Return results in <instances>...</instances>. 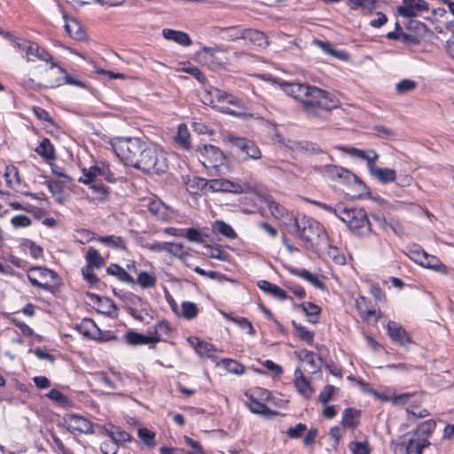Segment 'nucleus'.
<instances>
[{
  "mask_svg": "<svg viewBox=\"0 0 454 454\" xmlns=\"http://www.w3.org/2000/svg\"><path fill=\"white\" fill-rule=\"evenodd\" d=\"M86 266L90 268H101L106 264L105 259L101 256L99 252L94 247H89L86 256Z\"/></svg>",
  "mask_w": 454,
  "mask_h": 454,
  "instance_id": "obj_38",
  "label": "nucleus"
},
{
  "mask_svg": "<svg viewBox=\"0 0 454 454\" xmlns=\"http://www.w3.org/2000/svg\"><path fill=\"white\" fill-rule=\"evenodd\" d=\"M69 182L66 180L48 181L47 186L52 194H59Z\"/></svg>",
  "mask_w": 454,
  "mask_h": 454,
  "instance_id": "obj_63",
  "label": "nucleus"
},
{
  "mask_svg": "<svg viewBox=\"0 0 454 454\" xmlns=\"http://www.w3.org/2000/svg\"><path fill=\"white\" fill-rule=\"evenodd\" d=\"M361 411L355 408H347L342 412L341 425L349 429H355L360 421Z\"/></svg>",
  "mask_w": 454,
  "mask_h": 454,
  "instance_id": "obj_24",
  "label": "nucleus"
},
{
  "mask_svg": "<svg viewBox=\"0 0 454 454\" xmlns=\"http://www.w3.org/2000/svg\"><path fill=\"white\" fill-rule=\"evenodd\" d=\"M314 43L318 46L325 53L340 59V60H348L349 59V55L348 52L344 51H339L333 47V45L329 42H325L321 40H315Z\"/></svg>",
  "mask_w": 454,
  "mask_h": 454,
  "instance_id": "obj_30",
  "label": "nucleus"
},
{
  "mask_svg": "<svg viewBox=\"0 0 454 454\" xmlns=\"http://www.w3.org/2000/svg\"><path fill=\"white\" fill-rule=\"evenodd\" d=\"M106 272L109 275L116 277L121 282L132 285L135 284V279L122 267H121L118 264H110L106 269Z\"/></svg>",
  "mask_w": 454,
  "mask_h": 454,
  "instance_id": "obj_34",
  "label": "nucleus"
},
{
  "mask_svg": "<svg viewBox=\"0 0 454 454\" xmlns=\"http://www.w3.org/2000/svg\"><path fill=\"white\" fill-rule=\"evenodd\" d=\"M166 252L171 256L180 259L184 263H186V260L190 256L189 251L181 243L168 242Z\"/></svg>",
  "mask_w": 454,
  "mask_h": 454,
  "instance_id": "obj_32",
  "label": "nucleus"
},
{
  "mask_svg": "<svg viewBox=\"0 0 454 454\" xmlns=\"http://www.w3.org/2000/svg\"><path fill=\"white\" fill-rule=\"evenodd\" d=\"M91 199L98 201H105L108 199L109 191L106 186L94 183L90 186Z\"/></svg>",
  "mask_w": 454,
  "mask_h": 454,
  "instance_id": "obj_42",
  "label": "nucleus"
},
{
  "mask_svg": "<svg viewBox=\"0 0 454 454\" xmlns=\"http://www.w3.org/2000/svg\"><path fill=\"white\" fill-rule=\"evenodd\" d=\"M125 340L131 345H139V344H149V343H157L160 341V338L157 336H150L144 335L142 333H136L134 331H129L126 333Z\"/></svg>",
  "mask_w": 454,
  "mask_h": 454,
  "instance_id": "obj_23",
  "label": "nucleus"
},
{
  "mask_svg": "<svg viewBox=\"0 0 454 454\" xmlns=\"http://www.w3.org/2000/svg\"><path fill=\"white\" fill-rule=\"evenodd\" d=\"M64 19L66 20L65 29L66 32L74 39L81 41L85 38V33L82 29L80 23L74 19H68L66 14H64Z\"/></svg>",
  "mask_w": 454,
  "mask_h": 454,
  "instance_id": "obj_28",
  "label": "nucleus"
},
{
  "mask_svg": "<svg viewBox=\"0 0 454 454\" xmlns=\"http://www.w3.org/2000/svg\"><path fill=\"white\" fill-rule=\"evenodd\" d=\"M326 246L328 247L327 254L335 263L339 265H343L346 263L345 255L341 252H340L336 247H333L329 243Z\"/></svg>",
  "mask_w": 454,
  "mask_h": 454,
  "instance_id": "obj_57",
  "label": "nucleus"
},
{
  "mask_svg": "<svg viewBox=\"0 0 454 454\" xmlns=\"http://www.w3.org/2000/svg\"><path fill=\"white\" fill-rule=\"evenodd\" d=\"M315 204L317 207H319L320 208L326 210L327 212L334 215L339 219H340V215H341L340 213H342V211H345V209L347 207H344L342 204H338L336 207H332V206H329L323 202H315Z\"/></svg>",
  "mask_w": 454,
  "mask_h": 454,
  "instance_id": "obj_59",
  "label": "nucleus"
},
{
  "mask_svg": "<svg viewBox=\"0 0 454 454\" xmlns=\"http://www.w3.org/2000/svg\"><path fill=\"white\" fill-rule=\"evenodd\" d=\"M110 145L121 162L136 168L146 143L137 137H116Z\"/></svg>",
  "mask_w": 454,
  "mask_h": 454,
  "instance_id": "obj_3",
  "label": "nucleus"
},
{
  "mask_svg": "<svg viewBox=\"0 0 454 454\" xmlns=\"http://www.w3.org/2000/svg\"><path fill=\"white\" fill-rule=\"evenodd\" d=\"M105 430L106 434L111 437V439L116 443H123L126 442H130L131 436L125 430H122L121 427L109 424L105 426Z\"/></svg>",
  "mask_w": 454,
  "mask_h": 454,
  "instance_id": "obj_29",
  "label": "nucleus"
},
{
  "mask_svg": "<svg viewBox=\"0 0 454 454\" xmlns=\"http://www.w3.org/2000/svg\"><path fill=\"white\" fill-rule=\"evenodd\" d=\"M349 449L354 454H370L367 442H351Z\"/></svg>",
  "mask_w": 454,
  "mask_h": 454,
  "instance_id": "obj_62",
  "label": "nucleus"
},
{
  "mask_svg": "<svg viewBox=\"0 0 454 454\" xmlns=\"http://www.w3.org/2000/svg\"><path fill=\"white\" fill-rule=\"evenodd\" d=\"M224 141L229 143L238 153L242 154L243 160H258L262 156L259 147L250 139L228 135L224 137Z\"/></svg>",
  "mask_w": 454,
  "mask_h": 454,
  "instance_id": "obj_9",
  "label": "nucleus"
},
{
  "mask_svg": "<svg viewBox=\"0 0 454 454\" xmlns=\"http://www.w3.org/2000/svg\"><path fill=\"white\" fill-rule=\"evenodd\" d=\"M340 149L351 156L366 160L368 169L370 168V160H372V163H375L379 158L378 153L373 150L363 151L355 147H340Z\"/></svg>",
  "mask_w": 454,
  "mask_h": 454,
  "instance_id": "obj_25",
  "label": "nucleus"
},
{
  "mask_svg": "<svg viewBox=\"0 0 454 454\" xmlns=\"http://www.w3.org/2000/svg\"><path fill=\"white\" fill-rule=\"evenodd\" d=\"M64 421L67 427V429L72 433L77 432L80 434H91L94 433L91 422L82 416L76 414H67L64 418Z\"/></svg>",
  "mask_w": 454,
  "mask_h": 454,
  "instance_id": "obj_13",
  "label": "nucleus"
},
{
  "mask_svg": "<svg viewBox=\"0 0 454 454\" xmlns=\"http://www.w3.org/2000/svg\"><path fill=\"white\" fill-rule=\"evenodd\" d=\"M293 221L289 232L301 239L308 247L315 249L328 245L327 233L319 222L305 215H298Z\"/></svg>",
  "mask_w": 454,
  "mask_h": 454,
  "instance_id": "obj_2",
  "label": "nucleus"
},
{
  "mask_svg": "<svg viewBox=\"0 0 454 454\" xmlns=\"http://www.w3.org/2000/svg\"><path fill=\"white\" fill-rule=\"evenodd\" d=\"M162 35L167 40H172L182 46H189L192 44V40L189 35L183 31L164 28L162 30Z\"/></svg>",
  "mask_w": 454,
  "mask_h": 454,
  "instance_id": "obj_27",
  "label": "nucleus"
},
{
  "mask_svg": "<svg viewBox=\"0 0 454 454\" xmlns=\"http://www.w3.org/2000/svg\"><path fill=\"white\" fill-rule=\"evenodd\" d=\"M27 278L34 286L53 292L59 285L58 274L44 267H32L27 271Z\"/></svg>",
  "mask_w": 454,
  "mask_h": 454,
  "instance_id": "obj_8",
  "label": "nucleus"
},
{
  "mask_svg": "<svg viewBox=\"0 0 454 454\" xmlns=\"http://www.w3.org/2000/svg\"><path fill=\"white\" fill-rule=\"evenodd\" d=\"M268 207L271 213V215L276 218H282L286 213V208L274 200L267 201Z\"/></svg>",
  "mask_w": 454,
  "mask_h": 454,
  "instance_id": "obj_58",
  "label": "nucleus"
},
{
  "mask_svg": "<svg viewBox=\"0 0 454 454\" xmlns=\"http://www.w3.org/2000/svg\"><path fill=\"white\" fill-rule=\"evenodd\" d=\"M110 176L111 174L108 167L104 164L102 166L95 165L90 167L89 169L84 168L83 176L80 177L79 181L83 184H90L98 177L111 181Z\"/></svg>",
  "mask_w": 454,
  "mask_h": 454,
  "instance_id": "obj_15",
  "label": "nucleus"
},
{
  "mask_svg": "<svg viewBox=\"0 0 454 454\" xmlns=\"http://www.w3.org/2000/svg\"><path fill=\"white\" fill-rule=\"evenodd\" d=\"M138 437L144 442L148 447L155 446V434L147 428H139L137 431Z\"/></svg>",
  "mask_w": 454,
  "mask_h": 454,
  "instance_id": "obj_54",
  "label": "nucleus"
},
{
  "mask_svg": "<svg viewBox=\"0 0 454 454\" xmlns=\"http://www.w3.org/2000/svg\"><path fill=\"white\" fill-rule=\"evenodd\" d=\"M292 325L296 332L297 336L306 341L308 344H312L314 341V332L308 330L306 327L296 323L294 320L292 321Z\"/></svg>",
  "mask_w": 454,
  "mask_h": 454,
  "instance_id": "obj_46",
  "label": "nucleus"
},
{
  "mask_svg": "<svg viewBox=\"0 0 454 454\" xmlns=\"http://www.w3.org/2000/svg\"><path fill=\"white\" fill-rule=\"evenodd\" d=\"M35 152L44 160H48L54 158V148L48 138L43 139L35 148Z\"/></svg>",
  "mask_w": 454,
  "mask_h": 454,
  "instance_id": "obj_43",
  "label": "nucleus"
},
{
  "mask_svg": "<svg viewBox=\"0 0 454 454\" xmlns=\"http://www.w3.org/2000/svg\"><path fill=\"white\" fill-rule=\"evenodd\" d=\"M139 157L136 167L137 169L157 175L168 169V160L164 153L154 146L146 144Z\"/></svg>",
  "mask_w": 454,
  "mask_h": 454,
  "instance_id": "obj_4",
  "label": "nucleus"
},
{
  "mask_svg": "<svg viewBox=\"0 0 454 454\" xmlns=\"http://www.w3.org/2000/svg\"><path fill=\"white\" fill-rule=\"evenodd\" d=\"M299 357L306 365L309 366L308 372L315 373L319 371L322 361L320 356L315 352L303 349L300 352Z\"/></svg>",
  "mask_w": 454,
  "mask_h": 454,
  "instance_id": "obj_19",
  "label": "nucleus"
},
{
  "mask_svg": "<svg viewBox=\"0 0 454 454\" xmlns=\"http://www.w3.org/2000/svg\"><path fill=\"white\" fill-rule=\"evenodd\" d=\"M6 36L11 37L12 46L24 54L23 56L26 58L27 61H35L38 59L47 63L49 62L51 65V62H54L51 53L44 48L39 46L36 43L12 37L9 33L6 34Z\"/></svg>",
  "mask_w": 454,
  "mask_h": 454,
  "instance_id": "obj_7",
  "label": "nucleus"
},
{
  "mask_svg": "<svg viewBox=\"0 0 454 454\" xmlns=\"http://www.w3.org/2000/svg\"><path fill=\"white\" fill-rule=\"evenodd\" d=\"M435 421L428 419L417 427L411 438H426L428 440V436L433 433L435 428Z\"/></svg>",
  "mask_w": 454,
  "mask_h": 454,
  "instance_id": "obj_40",
  "label": "nucleus"
},
{
  "mask_svg": "<svg viewBox=\"0 0 454 454\" xmlns=\"http://www.w3.org/2000/svg\"><path fill=\"white\" fill-rule=\"evenodd\" d=\"M417 256L418 258H416L415 261L418 262L421 266L433 269L444 274L447 273L446 266L442 264L436 256L430 255L424 251L422 253H418Z\"/></svg>",
  "mask_w": 454,
  "mask_h": 454,
  "instance_id": "obj_18",
  "label": "nucleus"
},
{
  "mask_svg": "<svg viewBox=\"0 0 454 454\" xmlns=\"http://www.w3.org/2000/svg\"><path fill=\"white\" fill-rule=\"evenodd\" d=\"M246 404L253 413L269 415L271 412L270 410L266 406V404L256 400L254 395L246 394Z\"/></svg>",
  "mask_w": 454,
  "mask_h": 454,
  "instance_id": "obj_33",
  "label": "nucleus"
},
{
  "mask_svg": "<svg viewBox=\"0 0 454 454\" xmlns=\"http://www.w3.org/2000/svg\"><path fill=\"white\" fill-rule=\"evenodd\" d=\"M387 329L391 340L399 345L404 346L411 342V339L408 333L400 324L395 321H389L387 323Z\"/></svg>",
  "mask_w": 454,
  "mask_h": 454,
  "instance_id": "obj_16",
  "label": "nucleus"
},
{
  "mask_svg": "<svg viewBox=\"0 0 454 454\" xmlns=\"http://www.w3.org/2000/svg\"><path fill=\"white\" fill-rule=\"evenodd\" d=\"M220 364L231 373L241 375L245 372V366L235 360L224 358Z\"/></svg>",
  "mask_w": 454,
  "mask_h": 454,
  "instance_id": "obj_47",
  "label": "nucleus"
},
{
  "mask_svg": "<svg viewBox=\"0 0 454 454\" xmlns=\"http://www.w3.org/2000/svg\"><path fill=\"white\" fill-rule=\"evenodd\" d=\"M196 341L195 350L200 356H212V352L215 351L214 346L208 342L202 341L199 339H194Z\"/></svg>",
  "mask_w": 454,
  "mask_h": 454,
  "instance_id": "obj_53",
  "label": "nucleus"
},
{
  "mask_svg": "<svg viewBox=\"0 0 454 454\" xmlns=\"http://www.w3.org/2000/svg\"><path fill=\"white\" fill-rule=\"evenodd\" d=\"M4 177L7 186L11 189H15L20 184L19 170L12 165L6 166Z\"/></svg>",
  "mask_w": 454,
  "mask_h": 454,
  "instance_id": "obj_36",
  "label": "nucleus"
},
{
  "mask_svg": "<svg viewBox=\"0 0 454 454\" xmlns=\"http://www.w3.org/2000/svg\"><path fill=\"white\" fill-rule=\"evenodd\" d=\"M351 9H362L369 12H372L376 7L377 0H347Z\"/></svg>",
  "mask_w": 454,
  "mask_h": 454,
  "instance_id": "obj_50",
  "label": "nucleus"
},
{
  "mask_svg": "<svg viewBox=\"0 0 454 454\" xmlns=\"http://www.w3.org/2000/svg\"><path fill=\"white\" fill-rule=\"evenodd\" d=\"M258 286L262 291L274 295L281 301L288 298L286 293L283 289L267 280L259 281Z\"/></svg>",
  "mask_w": 454,
  "mask_h": 454,
  "instance_id": "obj_35",
  "label": "nucleus"
},
{
  "mask_svg": "<svg viewBox=\"0 0 454 454\" xmlns=\"http://www.w3.org/2000/svg\"><path fill=\"white\" fill-rule=\"evenodd\" d=\"M95 239L106 247H109L113 249H119V250H126L127 249V242L126 240L121 237V236H115V235H108V236H98V237H93L87 239V241Z\"/></svg>",
  "mask_w": 454,
  "mask_h": 454,
  "instance_id": "obj_21",
  "label": "nucleus"
},
{
  "mask_svg": "<svg viewBox=\"0 0 454 454\" xmlns=\"http://www.w3.org/2000/svg\"><path fill=\"white\" fill-rule=\"evenodd\" d=\"M175 142L185 150L190 149V133L185 124L178 125L176 135L175 136Z\"/></svg>",
  "mask_w": 454,
  "mask_h": 454,
  "instance_id": "obj_39",
  "label": "nucleus"
},
{
  "mask_svg": "<svg viewBox=\"0 0 454 454\" xmlns=\"http://www.w3.org/2000/svg\"><path fill=\"white\" fill-rule=\"evenodd\" d=\"M369 172L372 177L382 184L394 182L396 178V173L394 169L388 168H379L372 160H370Z\"/></svg>",
  "mask_w": 454,
  "mask_h": 454,
  "instance_id": "obj_17",
  "label": "nucleus"
},
{
  "mask_svg": "<svg viewBox=\"0 0 454 454\" xmlns=\"http://www.w3.org/2000/svg\"><path fill=\"white\" fill-rule=\"evenodd\" d=\"M188 189L192 193H198L199 192H207L209 186V181L205 178L194 176L187 184Z\"/></svg>",
  "mask_w": 454,
  "mask_h": 454,
  "instance_id": "obj_44",
  "label": "nucleus"
},
{
  "mask_svg": "<svg viewBox=\"0 0 454 454\" xmlns=\"http://www.w3.org/2000/svg\"><path fill=\"white\" fill-rule=\"evenodd\" d=\"M79 329L83 335L90 337L93 336L95 332L98 330L94 321L89 318L82 320Z\"/></svg>",
  "mask_w": 454,
  "mask_h": 454,
  "instance_id": "obj_56",
  "label": "nucleus"
},
{
  "mask_svg": "<svg viewBox=\"0 0 454 454\" xmlns=\"http://www.w3.org/2000/svg\"><path fill=\"white\" fill-rule=\"evenodd\" d=\"M428 9L429 4L424 0H403L402 4L396 8V12L400 16L411 19Z\"/></svg>",
  "mask_w": 454,
  "mask_h": 454,
  "instance_id": "obj_12",
  "label": "nucleus"
},
{
  "mask_svg": "<svg viewBox=\"0 0 454 454\" xmlns=\"http://www.w3.org/2000/svg\"><path fill=\"white\" fill-rule=\"evenodd\" d=\"M281 87L288 96L300 100L306 111L314 107L325 110L337 107V101L331 97L330 93L317 87L287 82L281 83Z\"/></svg>",
  "mask_w": 454,
  "mask_h": 454,
  "instance_id": "obj_1",
  "label": "nucleus"
},
{
  "mask_svg": "<svg viewBox=\"0 0 454 454\" xmlns=\"http://www.w3.org/2000/svg\"><path fill=\"white\" fill-rule=\"evenodd\" d=\"M209 192H232L240 194L254 191L251 184L247 182H232L227 179H212L209 181Z\"/></svg>",
  "mask_w": 454,
  "mask_h": 454,
  "instance_id": "obj_10",
  "label": "nucleus"
},
{
  "mask_svg": "<svg viewBox=\"0 0 454 454\" xmlns=\"http://www.w3.org/2000/svg\"><path fill=\"white\" fill-rule=\"evenodd\" d=\"M46 71L48 74L45 83H37L36 88H57L62 84L74 85L82 89L87 88L85 82L70 76L66 69L59 66L57 62H51V67Z\"/></svg>",
  "mask_w": 454,
  "mask_h": 454,
  "instance_id": "obj_6",
  "label": "nucleus"
},
{
  "mask_svg": "<svg viewBox=\"0 0 454 454\" xmlns=\"http://www.w3.org/2000/svg\"><path fill=\"white\" fill-rule=\"evenodd\" d=\"M430 445V442L426 438H410L406 450L409 454H422L423 450Z\"/></svg>",
  "mask_w": 454,
  "mask_h": 454,
  "instance_id": "obj_37",
  "label": "nucleus"
},
{
  "mask_svg": "<svg viewBox=\"0 0 454 454\" xmlns=\"http://www.w3.org/2000/svg\"><path fill=\"white\" fill-rule=\"evenodd\" d=\"M199 309L197 305L191 301H184L181 304V316L188 320L197 317Z\"/></svg>",
  "mask_w": 454,
  "mask_h": 454,
  "instance_id": "obj_49",
  "label": "nucleus"
},
{
  "mask_svg": "<svg viewBox=\"0 0 454 454\" xmlns=\"http://www.w3.org/2000/svg\"><path fill=\"white\" fill-rule=\"evenodd\" d=\"M169 331H170V327H169L168 323L166 321H160L154 325L153 332H152V333L150 332L149 335L150 336H157L158 338L160 339V335L167 334L169 333Z\"/></svg>",
  "mask_w": 454,
  "mask_h": 454,
  "instance_id": "obj_60",
  "label": "nucleus"
},
{
  "mask_svg": "<svg viewBox=\"0 0 454 454\" xmlns=\"http://www.w3.org/2000/svg\"><path fill=\"white\" fill-rule=\"evenodd\" d=\"M221 34L223 38H226L229 41L243 40L244 29H240L236 27H225L221 30Z\"/></svg>",
  "mask_w": 454,
  "mask_h": 454,
  "instance_id": "obj_51",
  "label": "nucleus"
},
{
  "mask_svg": "<svg viewBox=\"0 0 454 454\" xmlns=\"http://www.w3.org/2000/svg\"><path fill=\"white\" fill-rule=\"evenodd\" d=\"M294 385L297 388V391L304 396L306 399H309L311 397L313 394V388L310 386L309 382L305 379L302 371L298 368L294 372Z\"/></svg>",
  "mask_w": 454,
  "mask_h": 454,
  "instance_id": "obj_22",
  "label": "nucleus"
},
{
  "mask_svg": "<svg viewBox=\"0 0 454 454\" xmlns=\"http://www.w3.org/2000/svg\"><path fill=\"white\" fill-rule=\"evenodd\" d=\"M416 88L417 82L410 79H403L395 84V90L398 94H404L412 91Z\"/></svg>",
  "mask_w": 454,
  "mask_h": 454,
  "instance_id": "obj_55",
  "label": "nucleus"
},
{
  "mask_svg": "<svg viewBox=\"0 0 454 454\" xmlns=\"http://www.w3.org/2000/svg\"><path fill=\"white\" fill-rule=\"evenodd\" d=\"M213 95L215 98V102L217 103H227L231 106H234L239 109H244L245 105L242 99L235 97L232 94H230L224 90H219L217 88H213Z\"/></svg>",
  "mask_w": 454,
  "mask_h": 454,
  "instance_id": "obj_20",
  "label": "nucleus"
},
{
  "mask_svg": "<svg viewBox=\"0 0 454 454\" xmlns=\"http://www.w3.org/2000/svg\"><path fill=\"white\" fill-rule=\"evenodd\" d=\"M213 231L228 239H235L237 234L231 225L222 220H216L213 224Z\"/></svg>",
  "mask_w": 454,
  "mask_h": 454,
  "instance_id": "obj_41",
  "label": "nucleus"
},
{
  "mask_svg": "<svg viewBox=\"0 0 454 454\" xmlns=\"http://www.w3.org/2000/svg\"><path fill=\"white\" fill-rule=\"evenodd\" d=\"M243 40L253 46L263 47L268 44L266 35L254 29H244Z\"/></svg>",
  "mask_w": 454,
  "mask_h": 454,
  "instance_id": "obj_26",
  "label": "nucleus"
},
{
  "mask_svg": "<svg viewBox=\"0 0 454 454\" xmlns=\"http://www.w3.org/2000/svg\"><path fill=\"white\" fill-rule=\"evenodd\" d=\"M11 223L15 228H26L31 225L32 221L27 215H19L13 216L11 220Z\"/></svg>",
  "mask_w": 454,
  "mask_h": 454,
  "instance_id": "obj_61",
  "label": "nucleus"
},
{
  "mask_svg": "<svg viewBox=\"0 0 454 454\" xmlns=\"http://www.w3.org/2000/svg\"><path fill=\"white\" fill-rule=\"evenodd\" d=\"M157 278L154 275L146 271H141L137 278L135 280V284H138L143 289L153 287L156 285Z\"/></svg>",
  "mask_w": 454,
  "mask_h": 454,
  "instance_id": "obj_45",
  "label": "nucleus"
},
{
  "mask_svg": "<svg viewBox=\"0 0 454 454\" xmlns=\"http://www.w3.org/2000/svg\"><path fill=\"white\" fill-rule=\"evenodd\" d=\"M199 159L206 168L216 169L225 160L223 153L212 145H203L199 147Z\"/></svg>",
  "mask_w": 454,
  "mask_h": 454,
  "instance_id": "obj_11",
  "label": "nucleus"
},
{
  "mask_svg": "<svg viewBox=\"0 0 454 454\" xmlns=\"http://www.w3.org/2000/svg\"><path fill=\"white\" fill-rule=\"evenodd\" d=\"M300 307L302 309V310L305 312V314L309 317V322H311V323L317 322V317L321 311V309L317 305H316L312 302H303Z\"/></svg>",
  "mask_w": 454,
  "mask_h": 454,
  "instance_id": "obj_48",
  "label": "nucleus"
},
{
  "mask_svg": "<svg viewBox=\"0 0 454 454\" xmlns=\"http://www.w3.org/2000/svg\"><path fill=\"white\" fill-rule=\"evenodd\" d=\"M336 387L333 385H326L323 391L318 395V401L324 404H326L332 398Z\"/></svg>",
  "mask_w": 454,
  "mask_h": 454,
  "instance_id": "obj_64",
  "label": "nucleus"
},
{
  "mask_svg": "<svg viewBox=\"0 0 454 454\" xmlns=\"http://www.w3.org/2000/svg\"><path fill=\"white\" fill-rule=\"evenodd\" d=\"M340 214V220L347 223L349 230L356 235L362 237L371 233V223L364 209L346 207L345 211H342Z\"/></svg>",
  "mask_w": 454,
  "mask_h": 454,
  "instance_id": "obj_5",
  "label": "nucleus"
},
{
  "mask_svg": "<svg viewBox=\"0 0 454 454\" xmlns=\"http://www.w3.org/2000/svg\"><path fill=\"white\" fill-rule=\"evenodd\" d=\"M290 273L295 276H298L308 282H309L313 286L317 289L323 290L325 288V284L318 278L313 274H311L309 270L305 269H294L292 268L289 270Z\"/></svg>",
  "mask_w": 454,
  "mask_h": 454,
  "instance_id": "obj_31",
  "label": "nucleus"
},
{
  "mask_svg": "<svg viewBox=\"0 0 454 454\" xmlns=\"http://www.w3.org/2000/svg\"><path fill=\"white\" fill-rule=\"evenodd\" d=\"M356 309L363 318L367 322L377 323L380 317V311L378 309L377 305L368 301L365 297L360 296L356 301Z\"/></svg>",
  "mask_w": 454,
  "mask_h": 454,
  "instance_id": "obj_14",
  "label": "nucleus"
},
{
  "mask_svg": "<svg viewBox=\"0 0 454 454\" xmlns=\"http://www.w3.org/2000/svg\"><path fill=\"white\" fill-rule=\"evenodd\" d=\"M329 171L333 177L338 179H344L347 181H350L351 179H357L356 176L343 168L333 166L330 168Z\"/></svg>",
  "mask_w": 454,
  "mask_h": 454,
  "instance_id": "obj_52",
  "label": "nucleus"
}]
</instances>
